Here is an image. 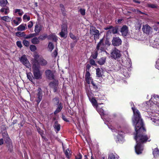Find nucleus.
<instances>
[{
	"label": "nucleus",
	"instance_id": "f257e3e1",
	"mask_svg": "<svg viewBox=\"0 0 159 159\" xmlns=\"http://www.w3.org/2000/svg\"><path fill=\"white\" fill-rule=\"evenodd\" d=\"M132 109L134 113L132 123L136 131L135 139L137 144L135 147V151L137 154H139L142 153L143 150L142 144L146 142L149 138L145 135L146 130L143 126L142 120L139 111L134 107H132Z\"/></svg>",
	"mask_w": 159,
	"mask_h": 159
},
{
	"label": "nucleus",
	"instance_id": "f03ea898",
	"mask_svg": "<svg viewBox=\"0 0 159 159\" xmlns=\"http://www.w3.org/2000/svg\"><path fill=\"white\" fill-rule=\"evenodd\" d=\"M118 135L116 137V141L117 143H122L124 141V133H127V127L126 125H122L118 127Z\"/></svg>",
	"mask_w": 159,
	"mask_h": 159
},
{
	"label": "nucleus",
	"instance_id": "7ed1b4c3",
	"mask_svg": "<svg viewBox=\"0 0 159 159\" xmlns=\"http://www.w3.org/2000/svg\"><path fill=\"white\" fill-rule=\"evenodd\" d=\"M89 99L93 105L96 107L97 111L101 115V118L104 121L106 120L109 121L108 120L106 119L107 117V115L104 114L103 110L99 107V105H101V104L99 103L98 104L97 100L94 98H89Z\"/></svg>",
	"mask_w": 159,
	"mask_h": 159
},
{
	"label": "nucleus",
	"instance_id": "20e7f679",
	"mask_svg": "<svg viewBox=\"0 0 159 159\" xmlns=\"http://www.w3.org/2000/svg\"><path fill=\"white\" fill-rule=\"evenodd\" d=\"M30 96L31 100L35 101L39 104L42 98L43 93L41 89L39 88L34 91L32 92L30 94Z\"/></svg>",
	"mask_w": 159,
	"mask_h": 159
},
{
	"label": "nucleus",
	"instance_id": "39448f33",
	"mask_svg": "<svg viewBox=\"0 0 159 159\" xmlns=\"http://www.w3.org/2000/svg\"><path fill=\"white\" fill-rule=\"evenodd\" d=\"M159 97L157 95H153L152 96L151 99L149 102L146 103L147 104L146 106H148L147 107H148V104H150V107H152L155 108L158 107L159 106Z\"/></svg>",
	"mask_w": 159,
	"mask_h": 159
},
{
	"label": "nucleus",
	"instance_id": "423d86ee",
	"mask_svg": "<svg viewBox=\"0 0 159 159\" xmlns=\"http://www.w3.org/2000/svg\"><path fill=\"white\" fill-rule=\"evenodd\" d=\"M33 69L34 71V78L37 79H39L41 78L42 74L40 72L39 65L33 66Z\"/></svg>",
	"mask_w": 159,
	"mask_h": 159
},
{
	"label": "nucleus",
	"instance_id": "0eeeda50",
	"mask_svg": "<svg viewBox=\"0 0 159 159\" xmlns=\"http://www.w3.org/2000/svg\"><path fill=\"white\" fill-rule=\"evenodd\" d=\"M20 60L21 62L27 68H31V65L28 60L26 55H24L22 56L20 58Z\"/></svg>",
	"mask_w": 159,
	"mask_h": 159
},
{
	"label": "nucleus",
	"instance_id": "6e6552de",
	"mask_svg": "<svg viewBox=\"0 0 159 159\" xmlns=\"http://www.w3.org/2000/svg\"><path fill=\"white\" fill-rule=\"evenodd\" d=\"M121 56L120 52L118 49L115 48L113 49L111 53V56L115 59L119 58Z\"/></svg>",
	"mask_w": 159,
	"mask_h": 159
},
{
	"label": "nucleus",
	"instance_id": "1a4fd4ad",
	"mask_svg": "<svg viewBox=\"0 0 159 159\" xmlns=\"http://www.w3.org/2000/svg\"><path fill=\"white\" fill-rule=\"evenodd\" d=\"M67 24H63L62 26L61 31L60 33V35L62 37H66L67 34Z\"/></svg>",
	"mask_w": 159,
	"mask_h": 159
},
{
	"label": "nucleus",
	"instance_id": "9d476101",
	"mask_svg": "<svg viewBox=\"0 0 159 159\" xmlns=\"http://www.w3.org/2000/svg\"><path fill=\"white\" fill-rule=\"evenodd\" d=\"M105 45L103 43V39H101L99 42L96 47V49L98 51H100L101 52L105 50Z\"/></svg>",
	"mask_w": 159,
	"mask_h": 159
},
{
	"label": "nucleus",
	"instance_id": "9b49d317",
	"mask_svg": "<svg viewBox=\"0 0 159 159\" xmlns=\"http://www.w3.org/2000/svg\"><path fill=\"white\" fill-rule=\"evenodd\" d=\"M58 80L54 79L49 84L50 87L52 88L54 92H56L57 89L58 85Z\"/></svg>",
	"mask_w": 159,
	"mask_h": 159
},
{
	"label": "nucleus",
	"instance_id": "f8f14e48",
	"mask_svg": "<svg viewBox=\"0 0 159 159\" xmlns=\"http://www.w3.org/2000/svg\"><path fill=\"white\" fill-rule=\"evenodd\" d=\"M112 44L114 46H119L121 44V40L118 37H114L112 40Z\"/></svg>",
	"mask_w": 159,
	"mask_h": 159
},
{
	"label": "nucleus",
	"instance_id": "ddd939ff",
	"mask_svg": "<svg viewBox=\"0 0 159 159\" xmlns=\"http://www.w3.org/2000/svg\"><path fill=\"white\" fill-rule=\"evenodd\" d=\"M21 18L20 17H16L11 20V24L13 26H17L21 22Z\"/></svg>",
	"mask_w": 159,
	"mask_h": 159
},
{
	"label": "nucleus",
	"instance_id": "4468645a",
	"mask_svg": "<svg viewBox=\"0 0 159 159\" xmlns=\"http://www.w3.org/2000/svg\"><path fill=\"white\" fill-rule=\"evenodd\" d=\"M54 71L49 70H47L45 71V75L47 78L49 80L54 79Z\"/></svg>",
	"mask_w": 159,
	"mask_h": 159
},
{
	"label": "nucleus",
	"instance_id": "2eb2a0df",
	"mask_svg": "<svg viewBox=\"0 0 159 159\" xmlns=\"http://www.w3.org/2000/svg\"><path fill=\"white\" fill-rule=\"evenodd\" d=\"M39 58V55L37 53H35L34 55V58L32 60V63L33 66L39 65V62L38 59Z\"/></svg>",
	"mask_w": 159,
	"mask_h": 159
},
{
	"label": "nucleus",
	"instance_id": "dca6fc26",
	"mask_svg": "<svg viewBox=\"0 0 159 159\" xmlns=\"http://www.w3.org/2000/svg\"><path fill=\"white\" fill-rule=\"evenodd\" d=\"M151 28L147 24L143 25L142 28L144 33L147 34H149L151 31Z\"/></svg>",
	"mask_w": 159,
	"mask_h": 159
},
{
	"label": "nucleus",
	"instance_id": "f3484780",
	"mask_svg": "<svg viewBox=\"0 0 159 159\" xmlns=\"http://www.w3.org/2000/svg\"><path fill=\"white\" fill-rule=\"evenodd\" d=\"M121 32L123 36H127L128 34L127 27L126 26H124L121 29Z\"/></svg>",
	"mask_w": 159,
	"mask_h": 159
},
{
	"label": "nucleus",
	"instance_id": "a211bd4d",
	"mask_svg": "<svg viewBox=\"0 0 159 159\" xmlns=\"http://www.w3.org/2000/svg\"><path fill=\"white\" fill-rule=\"evenodd\" d=\"M42 26L39 24H36L35 27L34 31L36 33L38 34L42 30Z\"/></svg>",
	"mask_w": 159,
	"mask_h": 159
},
{
	"label": "nucleus",
	"instance_id": "6ab92c4d",
	"mask_svg": "<svg viewBox=\"0 0 159 159\" xmlns=\"http://www.w3.org/2000/svg\"><path fill=\"white\" fill-rule=\"evenodd\" d=\"M85 80L88 84H89L91 82H92V79L90 78V74L88 71H87L86 73Z\"/></svg>",
	"mask_w": 159,
	"mask_h": 159
},
{
	"label": "nucleus",
	"instance_id": "aec40b11",
	"mask_svg": "<svg viewBox=\"0 0 159 159\" xmlns=\"http://www.w3.org/2000/svg\"><path fill=\"white\" fill-rule=\"evenodd\" d=\"M90 34L94 36L95 35V34H96L99 32V31L97 30L96 28L94 27H91L90 30Z\"/></svg>",
	"mask_w": 159,
	"mask_h": 159
},
{
	"label": "nucleus",
	"instance_id": "412c9836",
	"mask_svg": "<svg viewBox=\"0 0 159 159\" xmlns=\"http://www.w3.org/2000/svg\"><path fill=\"white\" fill-rule=\"evenodd\" d=\"M26 29L27 26L26 24H22L17 28V30L20 31L24 30Z\"/></svg>",
	"mask_w": 159,
	"mask_h": 159
},
{
	"label": "nucleus",
	"instance_id": "4be33fe9",
	"mask_svg": "<svg viewBox=\"0 0 159 159\" xmlns=\"http://www.w3.org/2000/svg\"><path fill=\"white\" fill-rule=\"evenodd\" d=\"M48 39L49 40H52L56 42L57 40V37L54 34H52L48 36Z\"/></svg>",
	"mask_w": 159,
	"mask_h": 159
},
{
	"label": "nucleus",
	"instance_id": "5701e85b",
	"mask_svg": "<svg viewBox=\"0 0 159 159\" xmlns=\"http://www.w3.org/2000/svg\"><path fill=\"white\" fill-rule=\"evenodd\" d=\"M0 12L4 13L5 15H7L9 12V9L8 7H2L0 10Z\"/></svg>",
	"mask_w": 159,
	"mask_h": 159
},
{
	"label": "nucleus",
	"instance_id": "b1692460",
	"mask_svg": "<svg viewBox=\"0 0 159 159\" xmlns=\"http://www.w3.org/2000/svg\"><path fill=\"white\" fill-rule=\"evenodd\" d=\"M38 62L39 67V65H45L47 64V62L46 60L43 58H40L39 59V60Z\"/></svg>",
	"mask_w": 159,
	"mask_h": 159
},
{
	"label": "nucleus",
	"instance_id": "393cba45",
	"mask_svg": "<svg viewBox=\"0 0 159 159\" xmlns=\"http://www.w3.org/2000/svg\"><path fill=\"white\" fill-rule=\"evenodd\" d=\"M63 107L62 104L61 103H60L58 105V107L56 110V111L54 112V114H56L57 113L60 112L61 109H62Z\"/></svg>",
	"mask_w": 159,
	"mask_h": 159
},
{
	"label": "nucleus",
	"instance_id": "a878e982",
	"mask_svg": "<svg viewBox=\"0 0 159 159\" xmlns=\"http://www.w3.org/2000/svg\"><path fill=\"white\" fill-rule=\"evenodd\" d=\"M106 57H102L99 59L98 62L100 65L104 64L106 62Z\"/></svg>",
	"mask_w": 159,
	"mask_h": 159
},
{
	"label": "nucleus",
	"instance_id": "bb28decb",
	"mask_svg": "<svg viewBox=\"0 0 159 159\" xmlns=\"http://www.w3.org/2000/svg\"><path fill=\"white\" fill-rule=\"evenodd\" d=\"M153 154L155 157L159 155V150L158 148H156L153 150Z\"/></svg>",
	"mask_w": 159,
	"mask_h": 159
},
{
	"label": "nucleus",
	"instance_id": "cd10ccee",
	"mask_svg": "<svg viewBox=\"0 0 159 159\" xmlns=\"http://www.w3.org/2000/svg\"><path fill=\"white\" fill-rule=\"evenodd\" d=\"M39 39L34 37L31 40L32 43L34 44H38L39 43Z\"/></svg>",
	"mask_w": 159,
	"mask_h": 159
},
{
	"label": "nucleus",
	"instance_id": "c85d7f7f",
	"mask_svg": "<svg viewBox=\"0 0 159 159\" xmlns=\"http://www.w3.org/2000/svg\"><path fill=\"white\" fill-rule=\"evenodd\" d=\"M1 19L2 20L7 22L10 21L11 19V18L8 16H5L2 17H1Z\"/></svg>",
	"mask_w": 159,
	"mask_h": 159
},
{
	"label": "nucleus",
	"instance_id": "c756f323",
	"mask_svg": "<svg viewBox=\"0 0 159 159\" xmlns=\"http://www.w3.org/2000/svg\"><path fill=\"white\" fill-rule=\"evenodd\" d=\"M14 12L15 13H17L18 14V15L20 16H22L24 12L22 10L20 9H16L14 10Z\"/></svg>",
	"mask_w": 159,
	"mask_h": 159
},
{
	"label": "nucleus",
	"instance_id": "7c9ffc66",
	"mask_svg": "<svg viewBox=\"0 0 159 159\" xmlns=\"http://www.w3.org/2000/svg\"><path fill=\"white\" fill-rule=\"evenodd\" d=\"M8 2L7 0H0V5L2 7L5 6Z\"/></svg>",
	"mask_w": 159,
	"mask_h": 159
},
{
	"label": "nucleus",
	"instance_id": "2f4dec72",
	"mask_svg": "<svg viewBox=\"0 0 159 159\" xmlns=\"http://www.w3.org/2000/svg\"><path fill=\"white\" fill-rule=\"evenodd\" d=\"M96 75L97 77H100L102 76L101 71L99 68H97L96 70Z\"/></svg>",
	"mask_w": 159,
	"mask_h": 159
},
{
	"label": "nucleus",
	"instance_id": "473e14b6",
	"mask_svg": "<svg viewBox=\"0 0 159 159\" xmlns=\"http://www.w3.org/2000/svg\"><path fill=\"white\" fill-rule=\"evenodd\" d=\"M98 51L97 50L94 51L92 54L91 57L93 59H96L97 58L98 55Z\"/></svg>",
	"mask_w": 159,
	"mask_h": 159
},
{
	"label": "nucleus",
	"instance_id": "72a5a7b5",
	"mask_svg": "<svg viewBox=\"0 0 159 159\" xmlns=\"http://www.w3.org/2000/svg\"><path fill=\"white\" fill-rule=\"evenodd\" d=\"M27 78L29 80L32 81L33 79V76L32 73L30 72L27 73Z\"/></svg>",
	"mask_w": 159,
	"mask_h": 159
},
{
	"label": "nucleus",
	"instance_id": "f704fd0d",
	"mask_svg": "<svg viewBox=\"0 0 159 159\" xmlns=\"http://www.w3.org/2000/svg\"><path fill=\"white\" fill-rule=\"evenodd\" d=\"M52 103L55 105H58L59 103V100L58 98H55L52 100Z\"/></svg>",
	"mask_w": 159,
	"mask_h": 159
},
{
	"label": "nucleus",
	"instance_id": "c9c22d12",
	"mask_svg": "<svg viewBox=\"0 0 159 159\" xmlns=\"http://www.w3.org/2000/svg\"><path fill=\"white\" fill-rule=\"evenodd\" d=\"M54 128L57 132L60 130V125L56 122H55L54 125Z\"/></svg>",
	"mask_w": 159,
	"mask_h": 159
},
{
	"label": "nucleus",
	"instance_id": "e433bc0d",
	"mask_svg": "<svg viewBox=\"0 0 159 159\" xmlns=\"http://www.w3.org/2000/svg\"><path fill=\"white\" fill-rule=\"evenodd\" d=\"M47 38H48V36L47 34H45L40 36L39 39L41 40H43Z\"/></svg>",
	"mask_w": 159,
	"mask_h": 159
},
{
	"label": "nucleus",
	"instance_id": "4c0bfd02",
	"mask_svg": "<svg viewBox=\"0 0 159 159\" xmlns=\"http://www.w3.org/2000/svg\"><path fill=\"white\" fill-rule=\"evenodd\" d=\"M65 154L66 157L68 158L70 157L71 155V154L70 153V151L68 149H67L66 150L65 152Z\"/></svg>",
	"mask_w": 159,
	"mask_h": 159
},
{
	"label": "nucleus",
	"instance_id": "58836bf2",
	"mask_svg": "<svg viewBox=\"0 0 159 159\" xmlns=\"http://www.w3.org/2000/svg\"><path fill=\"white\" fill-rule=\"evenodd\" d=\"M30 48L32 52H34L37 49L36 47L33 45H30Z\"/></svg>",
	"mask_w": 159,
	"mask_h": 159
},
{
	"label": "nucleus",
	"instance_id": "ea45409f",
	"mask_svg": "<svg viewBox=\"0 0 159 159\" xmlns=\"http://www.w3.org/2000/svg\"><path fill=\"white\" fill-rule=\"evenodd\" d=\"M23 19L25 20V21H29L30 19V17L29 16H28L27 15L25 14L23 16Z\"/></svg>",
	"mask_w": 159,
	"mask_h": 159
},
{
	"label": "nucleus",
	"instance_id": "a19ab883",
	"mask_svg": "<svg viewBox=\"0 0 159 159\" xmlns=\"http://www.w3.org/2000/svg\"><path fill=\"white\" fill-rule=\"evenodd\" d=\"M110 29L111 30V32L113 34H116L117 32L118 29L116 27H113V28L112 27L111 28H110Z\"/></svg>",
	"mask_w": 159,
	"mask_h": 159
},
{
	"label": "nucleus",
	"instance_id": "79ce46f5",
	"mask_svg": "<svg viewBox=\"0 0 159 159\" xmlns=\"http://www.w3.org/2000/svg\"><path fill=\"white\" fill-rule=\"evenodd\" d=\"M48 47L49 50L51 51L54 48V46L52 42H49L48 45Z\"/></svg>",
	"mask_w": 159,
	"mask_h": 159
},
{
	"label": "nucleus",
	"instance_id": "37998d69",
	"mask_svg": "<svg viewBox=\"0 0 159 159\" xmlns=\"http://www.w3.org/2000/svg\"><path fill=\"white\" fill-rule=\"evenodd\" d=\"M70 37L74 40H77V38L72 33H70L69 34Z\"/></svg>",
	"mask_w": 159,
	"mask_h": 159
},
{
	"label": "nucleus",
	"instance_id": "c03bdc74",
	"mask_svg": "<svg viewBox=\"0 0 159 159\" xmlns=\"http://www.w3.org/2000/svg\"><path fill=\"white\" fill-rule=\"evenodd\" d=\"M16 34L17 36H23L25 35V34L23 32H16Z\"/></svg>",
	"mask_w": 159,
	"mask_h": 159
},
{
	"label": "nucleus",
	"instance_id": "a18cd8bd",
	"mask_svg": "<svg viewBox=\"0 0 159 159\" xmlns=\"http://www.w3.org/2000/svg\"><path fill=\"white\" fill-rule=\"evenodd\" d=\"M23 43L26 47L29 46L30 44V42L26 40H24L23 41Z\"/></svg>",
	"mask_w": 159,
	"mask_h": 159
},
{
	"label": "nucleus",
	"instance_id": "49530a36",
	"mask_svg": "<svg viewBox=\"0 0 159 159\" xmlns=\"http://www.w3.org/2000/svg\"><path fill=\"white\" fill-rule=\"evenodd\" d=\"M115 156L113 153L110 154L108 156V159H115Z\"/></svg>",
	"mask_w": 159,
	"mask_h": 159
},
{
	"label": "nucleus",
	"instance_id": "de8ad7c7",
	"mask_svg": "<svg viewBox=\"0 0 159 159\" xmlns=\"http://www.w3.org/2000/svg\"><path fill=\"white\" fill-rule=\"evenodd\" d=\"M127 70H126V69H124L123 71V74L124 76L126 77H129V75L128 73L126 71H127Z\"/></svg>",
	"mask_w": 159,
	"mask_h": 159
},
{
	"label": "nucleus",
	"instance_id": "09e8293b",
	"mask_svg": "<svg viewBox=\"0 0 159 159\" xmlns=\"http://www.w3.org/2000/svg\"><path fill=\"white\" fill-rule=\"evenodd\" d=\"M99 32L96 34H95V35L94 36V39L95 40L99 39Z\"/></svg>",
	"mask_w": 159,
	"mask_h": 159
},
{
	"label": "nucleus",
	"instance_id": "8fccbe9b",
	"mask_svg": "<svg viewBox=\"0 0 159 159\" xmlns=\"http://www.w3.org/2000/svg\"><path fill=\"white\" fill-rule=\"evenodd\" d=\"M148 6L149 7H151V8H156L157 7V6L156 5L154 4H148Z\"/></svg>",
	"mask_w": 159,
	"mask_h": 159
},
{
	"label": "nucleus",
	"instance_id": "3c124183",
	"mask_svg": "<svg viewBox=\"0 0 159 159\" xmlns=\"http://www.w3.org/2000/svg\"><path fill=\"white\" fill-rule=\"evenodd\" d=\"M79 11L82 15H84L85 14V11L84 9H80Z\"/></svg>",
	"mask_w": 159,
	"mask_h": 159
},
{
	"label": "nucleus",
	"instance_id": "603ef678",
	"mask_svg": "<svg viewBox=\"0 0 159 159\" xmlns=\"http://www.w3.org/2000/svg\"><path fill=\"white\" fill-rule=\"evenodd\" d=\"M33 23L32 21H30L28 23V28H31L33 26Z\"/></svg>",
	"mask_w": 159,
	"mask_h": 159
},
{
	"label": "nucleus",
	"instance_id": "864d4df0",
	"mask_svg": "<svg viewBox=\"0 0 159 159\" xmlns=\"http://www.w3.org/2000/svg\"><path fill=\"white\" fill-rule=\"evenodd\" d=\"M155 67L159 70V58L156 61Z\"/></svg>",
	"mask_w": 159,
	"mask_h": 159
},
{
	"label": "nucleus",
	"instance_id": "5fc2aeb1",
	"mask_svg": "<svg viewBox=\"0 0 159 159\" xmlns=\"http://www.w3.org/2000/svg\"><path fill=\"white\" fill-rule=\"evenodd\" d=\"M16 44L20 48H21L22 47V44L20 41H17L16 42Z\"/></svg>",
	"mask_w": 159,
	"mask_h": 159
},
{
	"label": "nucleus",
	"instance_id": "6e6d98bb",
	"mask_svg": "<svg viewBox=\"0 0 159 159\" xmlns=\"http://www.w3.org/2000/svg\"><path fill=\"white\" fill-rule=\"evenodd\" d=\"M90 63L92 65H96L95 61L93 59H91L90 60Z\"/></svg>",
	"mask_w": 159,
	"mask_h": 159
},
{
	"label": "nucleus",
	"instance_id": "4d7b16f0",
	"mask_svg": "<svg viewBox=\"0 0 159 159\" xmlns=\"http://www.w3.org/2000/svg\"><path fill=\"white\" fill-rule=\"evenodd\" d=\"M57 52L56 49H55L54 51L53 52V53L52 54V56L53 57H56L57 55Z\"/></svg>",
	"mask_w": 159,
	"mask_h": 159
},
{
	"label": "nucleus",
	"instance_id": "13d9d810",
	"mask_svg": "<svg viewBox=\"0 0 159 159\" xmlns=\"http://www.w3.org/2000/svg\"><path fill=\"white\" fill-rule=\"evenodd\" d=\"M60 7L62 12H64L65 11V8L64 5L62 4H60Z\"/></svg>",
	"mask_w": 159,
	"mask_h": 159
},
{
	"label": "nucleus",
	"instance_id": "bf43d9fd",
	"mask_svg": "<svg viewBox=\"0 0 159 159\" xmlns=\"http://www.w3.org/2000/svg\"><path fill=\"white\" fill-rule=\"evenodd\" d=\"M82 157V156L80 154H79L76 156H75V159H81Z\"/></svg>",
	"mask_w": 159,
	"mask_h": 159
},
{
	"label": "nucleus",
	"instance_id": "052dcab7",
	"mask_svg": "<svg viewBox=\"0 0 159 159\" xmlns=\"http://www.w3.org/2000/svg\"><path fill=\"white\" fill-rule=\"evenodd\" d=\"M30 38L34 37L36 35V33L31 34H29Z\"/></svg>",
	"mask_w": 159,
	"mask_h": 159
},
{
	"label": "nucleus",
	"instance_id": "680f3d73",
	"mask_svg": "<svg viewBox=\"0 0 159 159\" xmlns=\"http://www.w3.org/2000/svg\"><path fill=\"white\" fill-rule=\"evenodd\" d=\"M62 118L65 121H68V120H67V119L66 118V117H65V116H64L62 115Z\"/></svg>",
	"mask_w": 159,
	"mask_h": 159
},
{
	"label": "nucleus",
	"instance_id": "e2e57ef3",
	"mask_svg": "<svg viewBox=\"0 0 159 159\" xmlns=\"http://www.w3.org/2000/svg\"><path fill=\"white\" fill-rule=\"evenodd\" d=\"M3 143V139H0V145H1Z\"/></svg>",
	"mask_w": 159,
	"mask_h": 159
},
{
	"label": "nucleus",
	"instance_id": "0e129e2a",
	"mask_svg": "<svg viewBox=\"0 0 159 159\" xmlns=\"http://www.w3.org/2000/svg\"><path fill=\"white\" fill-rule=\"evenodd\" d=\"M87 68L89 70L91 67V66L89 64H87L86 66Z\"/></svg>",
	"mask_w": 159,
	"mask_h": 159
},
{
	"label": "nucleus",
	"instance_id": "69168bd1",
	"mask_svg": "<svg viewBox=\"0 0 159 159\" xmlns=\"http://www.w3.org/2000/svg\"><path fill=\"white\" fill-rule=\"evenodd\" d=\"M136 11L137 13H142V14H143V13H142L140 11H139L138 10H137Z\"/></svg>",
	"mask_w": 159,
	"mask_h": 159
},
{
	"label": "nucleus",
	"instance_id": "338daca9",
	"mask_svg": "<svg viewBox=\"0 0 159 159\" xmlns=\"http://www.w3.org/2000/svg\"><path fill=\"white\" fill-rule=\"evenodd\" d=\"M151 120H152V122H154V123H155L156 122V120H155V119H152V118H151Z\"/></svg>",
	"mask_w": 159,
	"mask_h": 159
},
{
	"label": "nucleus",
	"instance_id": "774afa93",
	"mask_svg": "<svg viewBox=\"0 0 159 159\" xmlns=\"http://www.w3.org/2000/svg\"><path fill=\"white\" fill-rule=\"evenodd\" d=\"M25 38L26 39H30V37L29 35L25 36Z\"/></svg>",
	"mask_w": 159,
	"mask_h": 159
}]
</instances>
